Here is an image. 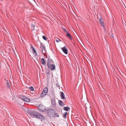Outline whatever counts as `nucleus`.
<instances>
[{"label": "nucleus", "instance_id": "5", "mask_svg": "<svg viewBox=\"0 0 126 126\" xmlns=\"http://www.w3.org/2000/svg\"><path fill=\"white\" fill-rule=\"evenodd\" d=\"M53 63V60L50 59V57H48L47 63V65L51 64V63Z\"/></svg>", "mask_w": 126, "mask_h": 126}, {"label": "nucleus", "instance_id": "26", "mask_svg": "<svg viewBox=\"0 0 126 126\" xmlns=\"http://www.w3.org/2000/svg\"><path fill=\"white\" fill-rule=\"evenodd\" d=\"M103 18L102 17H100V18L99 19V22L100 23L101 22L103 21Z\"/></svg>", "mask_w": 126, "mask_h": 126}, {"label": "nucleus", "instance_id": "15", "mask_svg": "<svg viewBox=\"0 0 126 126\" xmlns=\"http://www.w3.org/2000/svg\"><path fill=\"white\" fill-rule=\"evenodd\" d=\"M100 25L103 27L104 29H105V27L104 25V23L103 21L101 22L100 23Z\"/></svg>", "mask_w": 126, "mask_h": 126}, {"label": "nucleus", "instance_id": "21", "mask_svg": "<svg viewBox=\"0 0 126 126\" xmlns=\"http://www.w3.org/2000/svg\"><path fill=\"white\" fill-rule=\"evenodd\" d=\"M54 113H54V116H53V117H54L55 116L57 117H58L59 116V115H58V113H56L55 111Z\"/></svg>", "mask_w": 126, "mask_h": 126}, {"label": "nucleus", "instance_id": "29", "mask_svg": "<svg viewBox=\"0 0 126 126\" xmlns=\"http://www.w3.org/2000/svg\"><path fill=\"white\" fill-rule=\"evenodd\" d=\"M46 74H47V75H50V73H49V71H46Z\"/></svg>", "mask_w": 126, "mask_h": 126}, {"label": "nucleus", "instance_id": "7", "mask_svg": "<svg viewBox=\"0 0 126 126\" xmlns=\"http://www.w3.org/2000/svg\"><path fill=\"white\" fill-rule=\"evenodd\" d=\"M43 43H40V48H41L42 51V53H43V49L44 51L45 52H46V49L45 47L42 44Z\"/></svg>", "mask_w": 126, "mask_h": 126}, {"label": "nucleus", "instance_id": "12", "mask_svg": "<svg viewBox=\"0 0 126 126\" xmlns=\"http://www.w3.org/2000/svg\"><path fill=\"white\" fill-rule=\"evenodd\" d=\"M60 93L61 94L60 96L61 97V98L62 99H65V98L64 96V94L63 92H60Z\"/></svg>", "mask_w": 126, "mask_h": 126}, {"label": "nucleus", "instance_id": "28", "mask_svg": "<svg viewBox=\"0 0 126 126\" xmlns=\"http://www.w3.org/2000/svg\"><path fill=\"white\" fill-rule=\"evenodd\" d=\"M62 28L63 29V30L64 32H66V33L67 32H67V31H66V29L65 28Z\"/></svg>", "mask_w": 126, "mask_h": 126}, {"label": "nucleus", "instance_id": "4", "mask_svg": "<svg viewBox=\"0 0 126 126\" xmlns=\"http://www.w3.org/2000/svg\"><path fill=\"white\" fill-rule=\"evenodd\" d=\"M47 66L48 68L50 69L51 71L54 70L55 69V66L53 64L48 65Z\"/></svg>", "mask_w": 126, "mask_h": 126}, {"label": "nucleus", "instance_id": "11", "mask_svg": "<svg viewBox=\"0 0 126 126\" xmlns=\"http://www.w3.org/2000/svg\"><path fill=\"white\" fill-rule=\"evenodd\" d=\"M66 36H67L68 38L70 40H72V36L68 32H67Z\"/></svg>", "mask_w": 126, "mask_h": 126}, {"label": "nucleus", "instance_id": "9", "mask_svg": "<svg viewBox=\"0 0 126 126\" xmlns=\"http://www.w3.org/2000/svg\"><path fill=\"white\" fill-rule=\"evenodd\" d=\"M6 86L7 89H9L11 90V89L10 87L8 80H7V81H6Z\"/></svg>", "mask_w": 126, "mask_h": 126}, {"label": "nucleus", "instance_id": "31", "mask_svg": "<svg viewBox=\"0 0 126 126\" xmlns=\"http://www.w3.org/2000/svg\"><path fill=\"white\" fill-rule=\"evenodd\" d=\"M56 86H57V87H59V89L60 88V86H59V84H58V83H56Z\"/></svg>", "mask_w": 126, "mask_h": 126}, {"label": "nucleus", "instance_id": "18", "mask_svg": "<svg viewBox=\"0 0 126 126\" xmlns=\"http://www.w3.org/2000/svg\"><path fill=\"white\" fill-rule=\"evenodd\" d=\"M24 101L27 102H29L30 101V100L29 98L25 96V98Z\"/></svg>", "mask_w": 126, "mask_h": 126}, {"label": "nucleus", "instance_id": "22", "mask_svg": "<svg viewBox=\"0 0 126 126\" xmlns=\"http://www.w3.org/2000/svg\"><path fill=\"white\" fill-rule=\"evenodd\" d=\"M67 114V112H65L64 113V114H63V117L65 118H66V116Z\"/></svg>", "mask_w": 126, "mask_h": 126}, {"label": "nucleus", "instance_id": "6", "mask_svg": "<svg viewBox=\"0 0 126 126\" xmlns=\"http://www.w3.org/2000/svg\"><path fill=\"white\" fill-rule=\"evenodd\" d=\"M31 48H32V50L33 51L32 53L35 56H37V54L36 50L35 49V48L33 47L32 45H31Z\"/></svg>", "mask_w": 126, "mask_h": 126}, {"label": "nucleus", "instance_id": "20", "mask_svg": "<svg viewBox=\"0 0 126 126\" xmlns=\"http://www.w3.org/2000/svg\"><path fill=\"white\" fill-rule=\"evenodd\" d=\"M46 95L45 94L42 92L40 95V97H45Z\"/></svg>", "mask_w": 126, "mask_h": 126}, {"label": "nucleus", "instance_id": "23", "mask_svg": "<svg viewBox=\"0 0 126 126\" xmlns=\"http://www.w3.org/2000/svg\"><path fill=\"white\" fill-rule=\"evenodd\" d=\"M52 104L53 106H55L56 105L55 101L54 100H52Z\"/></svg>", "mask_w": 126, "mask_h": 126}, {"label": "nucleus", "instance_id": "17", "mask_svg": "<svg viewBox=\"0 0 126 126\" xmlns=\"http://www.w3.org/2000/svg\"><path fill=\"white\" fill-rule=\"evenodd\" d=\"M19 97L20 98L24 101L25 98V96L23 95H19Z\"/></svg>", "mask_w": 126, "mask_h": 126}, {"label": "nucleus", "instance_id": "1", "mask_svg": "<svg viewBox=\"0 0 126 126\" xmlns=\"http://www.w3.org/2000/svg\"><path fill=\"white\" fill-rule=\"evenodd\" d=\"M30 114L33 118H37L41 120V121L44 120L45 117L41 113L34 111H31Z\"/></svg>", "mask_w": 126, "mask_h": 126}, {"label": "nucleus", "instance_id": "25", "mask_svg": "<svg viewBox=\"0 0 126 126\" xmlns=\"http://www.w3.org/2000/svg\"><path fill=\"white\" fill-rule=\"evenodd\" d=\"M43 39L45 40H47V36H45L43 35L42 36Z\"/></svg>", "mask_w": 126, "mask_h": 126}, {"label": "nucleus", "instance_id": "13", "mask_svg": "<svg viewBox=\"0 0 126 126\" xmlns=\"http://www.w3.org/2000/svg\"><path fill=\"white\" fill-rule=\"evenodd\" d=\"M58 103L59 105L61 106H63L64 105L63 101L61 100L58 101Z\"/></svg>", "mask_w": 126, "mask_h": 126}, {"label": "nucleus", "instance_id": "24", "mask_svg": "<svg viewBox=\"0 0 126 126\" xmlns=\"http://www.w3.org/2000/svg\"><path fill=\"white\" fill-rule=\"evenodd\" d=\"M29 89H30L31 91H33L34 90V88L32 86H31V87H29Z\"/></svg>", "mask_w": 126, "mask_h": 126}, {"label": "nucleus", "instance_id": "30", "mask_svg": "<svg viewBox=\"0 0 126 126\" xmlns=\"http://www.w3.org/2000/svg\"><path fill=\"white\" fill-rule=\"evenodd\" d=\"M113 35H114L112 33H111V36L112 38L113 39H114V37L113 36Z\"/></svg>", "mask_w": 126, "mask_h": 126}, {"label": "nucleus", "instance_id": "16", "mask_svg": "<svg viewBox=\"0 0 126 126\" xmlns=\"http://www.w3.org/2000/svg\"><path fill=\"white\" fill-rule=\"evenodd\" d=\"M41 62L42 64L44 65H45L46 63L44 59L43 58L41 59Z\"/></svg>", "mask_w": 126, "mask_h": 126}, {"label": "nucleus", "instance_id": "32", "mask_svg": "<svg viewBox=\"0 0 126 126\" xmlns=\"http://www.w3.org/2000/svg\"><path fill=\"white\" fill-rule=\"evenodd\" d=\"M4 79L5 81H7V80H8L6 78H4Z\"/></svg>", "mask_w": 126, "mask_h": 126}, {"label": "nucleus", "instance_id": "2", "mask_svg": "<svg viewBox=\"0 0 126 126\" xmlns=\"http://www.w3.org/2000/svg\"><path fill=\"white\" fill-rule=\"evenodd\" d=\"M47 111V114L48 116L53 117L54 116V113H55V111L52 109H47L46 110Z\"/></svg>", "mask_w": 126, "mask_h": 126}, {"label": "nucleus", "instance_id": "8", "mask_svg": "<svg viewBox=\"0 0 126 126\" xmlns=\"http://www.w3.org/2000/svg\"><path fill=\"white\" fill-rule=\"evenodd\" d=\"M62 49L64 53L66 54H68V50L65 47L62 48Z\"/></svg>", "mask_w": 126, "mask_h": 126}, {"label": "nucleus", "instance_id": "33", "mask_svg": "<svg viewBox=\"0 0 126 126\" xmlns=\"http://www.w3.org/2000/svg\"><path fill=\"white\" fill-rule=\"evenodd\" d=\"M73 45H75V43H73Z\"/></svg>", "mask_w": 126, "mask_h": 126}, {"label": "nucleus", "instance_id": "34", "mask_svg": "<svg viewBox=\"0 0 126 126\" xmlns=\"http://www.w3.org/2000/svg\"><path fill=\"white\" fill-rule=\"evenodd\" d=\"M67 126H68L67 124Z\"/></svg>", "mask_w": 126, "mask_h": 126}, {"label": "nucleus", "instance_id": "19", "mask_svg": "<svg viewBox=\"0 0 126 126\" xmlns=\"http://www.w3.org/2000/svg\"><path fill=\"white\" fill-rule=\"evenodd\" d=\"M35 25L33 24H32L31 29L32 30L34 31L35 30Z\"/></svg>", "mask_w": 126, "mask_h": 126}, {"label": "nucleus", "instance_id": "27", "mask_svg": "<svg viewBox=\"0 0 126 126\" xmlns=\"http://www.w3.org/2000/svg\"><path fill=\"white\" fill-rule=\"evenodd\" d=\"M56 41L57 42H58L60 41H61V40L57 38V39L56 40Z\"/></svg>", "mask_w": 126, "mask_h": 126}, {"label": "nucleus", "instance_id": "14", "mask_svg": "<svg viewBox=\"0 0 126 126\" xmlns=\"http://www.w3.org/2000/svg\"><path fill=\"white\" fill-rule=\"evenodd\" d=\"M70 108L68 107H64L63 108V110L66 111L69 110H70Z\"/></svg>", "mask_w": 126, "mask_h": 126}, {"label": "nucleus", "instance_id": "3", "mask_svg": "<svg viewBox=\"0 0 126 126\" xmlns=\"http://www.w3.org/2000/svg\"><path fill=\"white\" fill-rule=\"evenodd\" d=\"M38 107L39 110L41 112H45L46 111L45 107L42 104L39 105Z\"/></svg>", "mask_w": 126, "mask_h": 126}, {"label": "nucleus", "instance_id": "10", "mask_svg": "<svg viewBox=\"0 0 126 126\" xmlns=\"http://www.w3.org/2000/svg\"><path fill=\"white\" fill-rule=\"evenodd\" d=\"M48 91V88L47 87H45L44 88L42 92L45 94L46 95L47 94Z\"/></svg>", "mask_w": 126, "mask_h": 126}]
</instances>
